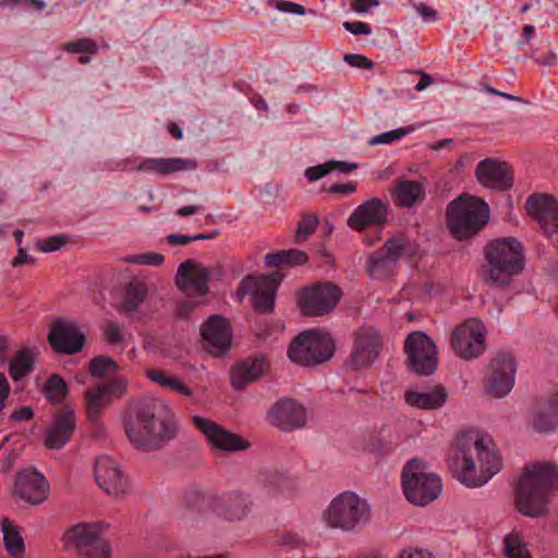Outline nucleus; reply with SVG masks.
Returning a JSON list of instances; mask_svg holds the SVG:
<instances>
[{
	"label": "nucleus",
	"instance_id": "obj_1",
	"mask_svg": "<svg viewBox=\"0 0 558 558\" xmlns=\"http://www.w3.org/2000/svg\"><path fill=\"white\" fill-rule=\"evenodd\" d=\"M454 447L458 480L465 486L480 487L502 468V460L489 437L465 432L457 437Z\"/></svg>",
	"mask_w": 558,
	"mask_h": 558
},
{
	"label": "nucleus",
	"instance_id": "obj_2",
	"mask_svg": "<svg viewBox=\"0 0 558 558\" xmlns=\"http://www.w3.org/2000/svg\"><path fill=\"white\" fill-rule=\"evenodd\" d=\"M123 425L131 445L143 452L163 448L178 433L174 421L158 418L155 404L144 401L129 405Z\"/></svg>",
	"mask_w": 558,
	"mask_h": 558
},
{
	"label": "nucleus",
	"instance_id": "obj_3",
	"mask_svg": "<svg viewBox=\"0 0 558 558\" xmlns=\"http://www.w3.org/2000/svg\"><path fill=\"white\" fill-rule=\"evenodd\" d=\"M558 488V468L548 462L535 463L523 470L514 487V506L524 517L548 514L554 489Z\"/></svg>",
	"mask_w": 558,
	"mask_h": 558
},
{
	"label": "nucleus",
	"instance_id": "obj_4",
	"mask_svg": "<svg viewBox=\"0 0 558 558\" xmlns=\"http://www.w3.org/2000/svg\"><path fill=\"white\" fill-rule=\"evenodd\" d=\"M484 254L486 265L482 276L486 283L508 287L512 277L524 268L523 246L515 238H500L487 243Z\"/></svg>",
	"mask_w": 558,
	"mask_h": 558
},
{
	"label": "nucleus",
	"instance_id": "obj_5",
	"mask_svg": "<svg viewBox=\"0 0 558 558\" xmlns=\"http://www.w3.org/2000/svg\"><path fill=\"white\" fill-rule=\"evenodd\" d=\"M489 214V207L483 199L462 194L447 207V227L453 238L466 240L487 225Z\"/></svg>",
	"mask_w": 558,
	"mask_h": 558
},
{
	"label": "nucleus",
	"instance_id": "obj_6",
	"mask_svg": "<svg viewBox=\"0 0 558 558\" xmlns=\"http://www.w3.org/2000/svg\"><path fill=\"white\" fill-rule=\"evenodd\" d=\"M63 549L75 558H111L112 548L104 537L100 522H80L68 527L62 536Z\"/></svg>",
	"mask_w": 558,
	"mask_h": 558
},
{
	"label": "nucleus",
	"instance_id": "obj_7",
	"mask_svg": "<svg viewBox=\"0 0 558 558\" xmlns=\"http://www.w3.org/2000/svg\"><path fill=\"white\" fill-rule=\"evenodd\" d=\"M371 506L351 490L336 496L323 513V520L330 529L352 532L361 529L371 520Z\"/></svg>",
	"mask_w": 558,
	"mask_h": 558
},
{
	"label": "nucleus",
	"instance_id": "obj_8",
	"mask_svg": "<svg viewBox=\"0 0 558 558\" xmlns=\"http://www.w3.org/2000/svg\"><path fill=\"white\" fill-rule=\"evenodd\" d=\"M401 483L405 498L415 506H426L441 493L440 477L428 470L420 458L409 460L401 472Z\"/></svg>",
	"mask_w": 558,
	"mask_h": 558
},
{
	"label": "nucleus",
	"instance_id": "obj_9",
	"mask_svg": "<svg viewBox=\"0 0 558 558\" xmlns=\"http://www.w3.org/2000/svg\"><path fill=\"white\" fill-rule=\"evenodd\" d=\"M333 353L335 342L331 337L317 330L301 332L288 350L290 360L304 366L322 364L330 360Z\"/></svg>",
	"mask_w": 558,
	"mask_h": 558
},
{
	"label": "nucleus",
	"instance_id": "obj_10",
	"mask_svg": "<svg viewBox=\"0 0 558 558\" xmlns=\"http://www.w3.org/2000/svg\"><path fill=\"white\" fill-rule=\"evenodd\" d=\"M517 360L509 351H498L492 357L485 374V391L494 398L507 396L514 385Z\"/></svg>",
	"mask_w": 558,
	"mask_h": 558
},
{
	"label": "nucleus",
	"instance_id": "obj_11",
	"mask_svg": "<svg viewBox=\"0 0 558 558\" xmlns=\"http://www.w3.org/2000/svg\"><path fill=\"white\" fill-rule=\"evenodd\" d=\"M451 348L460 359L466 361L481 356L487 348L484 324L471 318L458 325L451 335Z\"/></svg>",
	"mask_w": 558,
	"mask_h": 558
},
{
	"label": "nucleus",
	"instance_id": "obj_12",
	"mask_svg": "<svg viewBox=\"0 0 558 558\" xmlns=\"http://www.w3.org/2000/svg\"><path fill=\"white\" fill-rule=\"evenodd\" d=\"M409 369L418 376L433 374L438 365L434 341L423 331L411 332L404 341Z\"/></svg>",
	"mask_w": 558,
	"mask_h": 558
},
{
	"label": "nucleus",
	"instance_id": "obj_13",
	"mask_svg": "<svg viewBox=\"0 0 558 558\" xmlns=\"http://www.w3.org/2000/svg\"><path fill=\"white\" fill-rule=\"evenodd\" d=\"M342 293L331 282H318L303 290L299 305L305 316H323L338 304Z\"/></svg>",
	"mask_w": 558,
	"mask_h": 558
},
{
	"label": "nucleus",
	"instance_id": "obj_14",
	"mask_svg": "<svg viewBox=\"0 0 558 558\" xmlns=\"http://www.w3.org/2000/svg\"><path fill=\"white\" fill-rule=\"evenodd\" d=\"M128 388V381L113 378L98 385L96 389L84 391L86 416L89 422L97 424L104 410L114 400L121 398Z\"/></svg>",
	"mask_w": 558,
	"mask_h": 558
},
{
	"label": "nucleus",
	"instance_id": "obj_15",
	"mask_svg": "<svg viewBox=\"0 0 558 558\" xmlns=\"http://www.w3.org/2000/svg\"><path fill=\"white\" fill-rule=\"evenodd\" d=\"M281 280L278 271L258 277L247 276L241 281L240 288L244 293L252 294L256 311L269 313L274 310L276 292Z\"/></svg>",
	"mask_w": 558,
	"mask_h": 558
},
{
	"label": "nucleus",
	"instance_id": "obj_16",
	"mask_svg": "<svg viewBox=\"0 0 558 558\" xmlns=\"http://www.w3.org/2000/svg\"><path fill=\"white\" fill-rule=\"evenodd\" d=\"M48 341L54 352L72 355L82 351L86 337L76 322L58 318L50 327Z\"/></svg>",
	"mask_w": 558,
	"mask_h": 558
},
{
	"label": "nucleus",
	"instance_id": "obj_17",
	"mask_svg": "<svg viewBox=\"0 0 558 558\" xmlns=\"http://www.w3.org/2000/svg\"><path fill=\"white\" fill-rule=\"evenodd\" d=\"M268 422L282 432H291L306 425L305 408L296 400L290 398L279 399L267 414Z\"/></svg>",
	"mask_w": 558,
	"mask_h": 558
},
{
	"label": "nucleus",
	"instance_id": "obj_18",
	"mask_svg": "<svg viewBox=\"0 0 558 558\" xmlns=\"http://www.w3.org/2000/svg\"><path fill=\"white\" fill-rule=\"evenodd\" d=\"M211 270L201 263L187 259L180 264L175 276L179 290L187 295L203 296L208 293Z\"/></svg>",
	"mask_w": 558,
	"mask_h": 558
},
{
	"label": "nucleus",
	"instance_id": "obj_19",
	"mask_svg": "<svg viewBox=\"0 0 558 558\" xmlns=\"http://www.w3.org/2000/svg\"><path fill=\"white\" fill-rule=\"evenodd\" d=\"M193 423L205 435L211 448L220 451H242L250 447V442L235 435L221 425L205 417L193 416Z\"/></svg>",
	"mask_w": 558,
	"mask_h": 558
},
{
	"label": "nucleus",
	"instance_id": "obj_20",
	"mask_svg": "<svg viewBox=\"0 0 558 558\" xmlns=\"http://www.w3.org/2000/svg\"><path fill=\"white\" fill-rule=\"evenodd\" d=\"M389 206L378 197L369 198L359 205L349 216L347 225L350 229L361 232L366 228L383 227L388 221Z\"/></svg>",
	"mask_w": 558,
	"mask_h": 558
},
{
	"label": "nucleus",
	"instance_id": "obj_21",
	"mask_svg": "<svg viewBox=\"0 0 558 558\" xmlns=\"http://www.w3.org/2000/svg\"><path fill=\"white\" fill-rule=\"evenodd\" d=\"M76 428V414L69 404H63L53 415L47 428L45 446L49 449H61L72 438Z\"/></svg>",
	"mask_w": 558,
	"mask_h": 558
},
{
	"label": "nucleus",
	"instance_id": "obj_22",
	"mask_svg": "<svg viewBox=\"0 0 558 558\" xmlns=\"http://www.w3.org/2000/svg\"><path fill=\"white\" fill-rule=\"evenodd\" d=\"M381 349L380 338L373 327H363L355 333L354 348L350 355V365L355 368L371 366Z\"/></svg>",
	"mask_w": 558,
	"mask_h": 558
},
{
	"label": "nucleus",
	"instance_id": "obj_23",
	"mask_svg": "<svg viewBox=\"0 0 558 558\" xmlns=\"http://www.w3.org/2000/svg\"><path fill=\"white\" fill-rule=\"evenodd\" d=\"M95 480L108 495L122 496L129 489V480L120 470L118 463L108 456L95 461Z\"/></svg>",
	"mask_w": 558,
	"mask_h": 558
},
{
	"label": "nucleus",
	"instance_id": "obj_24",
	"mask_svg": "<svg viewBox=\"0 0 558 558\" xmlns=\"http://www.w3.org/2000/svg\"><path fill=\"white\" fill-rule=\"evenodd\" d=\"M204 348L213 355L219 356L231 345V327L229 322L219 316H210L201 328Z\"/></svg>",
	"mask_w": 558,
	"mask_h": 558
},
{
	"label": "nucleus",
	"instance_id": "obj_25",
	"mask_svg": "<svg viewBox=\"0 0 558 558\" xmlns=\"http://www.w3.org/2000/svg\"><path fill=\"white\" fill-rule=\"evenodd\" d=\"M526 209L545 234L558 232V203L548 194H533L526 201Z\"/></svg>",
	"mask_w": 558,
	"mask_h": 558
},
{
	"label": "nucleus",
	"instance_id": "obj_26",
	"mask_svg": "<svg viewBox=\"0 0 558 558\" xmlns=\"http://www.w3.org/2000/svg\"><path fill=\"white\" fill-rule=\"evenodd\" d=\"M14 494L32 505L45 501L49 494V483L37 471H22L16 474Z\"/></svg>",
	"mask_w": 558,
	"mask_h": 558
},
{
	"label": "nucleus",
	"instance_id": "obj_27",
	"mask_svg": "<svg viewBox=\"0 0 558 558\" xmlns=\"http://www.w3.org/2000/svg\"><path fill=\"white\" fill-rule=\"evenodd\" d=\"M478 182L489 189L505 191L512 186L513 175L506 162L486 158L475 169Z\"/></svg>",
	"mask_w": 558,
	"mask_h": 558
},
{
	"label": "nucleus",
	"instance_id": "obj_28",
	"mask_svg": "<svg viewBox=\"0 0 558 558\" xmlns=\"http://www.w3.org/2000/svg\"><path fill=\"white\" fill-rule=\"evenodd\" d=\"M196 168L197 162L190 158H147L138 165L137 171L168 175L174 172L195 170Z\"/></svg>",
	"mask_w": 558,
	"mask_h": 558
},
{
	"label": "nucleus",
	"instance_id": "obj_29",
	"mask_svg": "<svg viewBox=\"0 0 558 558\" xmlns=\"http://www.w3.org/2000/svg\"><path fill=\"white\" fill-rule=\"evenodd\" d=\"M267 362L264 357H250L231 371V383L236 390L243 389L247 384L260 378L267 371Z\"/></svg>",
	"mask_w": 558,
	"mask_h": 558
},
{
	"label": "nucleus",
	"instance_id": "obj_30",
	"mask_svg": "<svg viewBox=\"0 0 558 558\" xmlns=\"http://www.w3.org/2000/svg\"><path fill=\"white\" fill-rule=\"evenodd\" d=\"M447 390L441 385H436L429 391L408 390L404 393V401L408 405L420 410H436L447 402Z\"/></svg>",
	"mask_w": 558,
	"mask_h": 558
},
{
	"label": "nucleus",
	"instance_id": "obj_31",
	"mask_svg": "<svg viewBox=\"0 0 558 558\" xmlns=\"http://www.w3.org/2000/svg\"><path fill=\"white\" fill-rule=\"evenodd\" d=\"M251 508L252 501L250 497L239 492L225 495L219 505L220 514L229 521L244 519L251 511Z\"/></svg>",
	"mask_w": 558,
	"mask_h": 558
},
{
	"label": "nucleus",
	"instance_id": "obj_32",
	"mask_svg": "<svg viewBox=\"0 0 558 558\" xmlns=\"http://www.w3.org/2000/svg\"><path fill=\"white\" fill-rule=\"evenodd\" d=\"M146 295V284L137 279L131 280L124 289L123 298L120 304V311L128 315L133 314L145 301Z\"/></svg>",
	"mask_w": 558,
	"mask_h": 558
},
{
	"label": "nucleus",
	"instance_id": "obj_33",
	"mask_svg": "<svg viewBox=\"0 0 558 558\" xmlns=\"http://www.w3.org/2000/svg\"><path fill=\"white\" fill-rule=\"evenodd\" d=\"M395 201L400 207H411L424 198V189L421 183L412 180L400 181L393 192Z\"/></svg>",
	"mask_w": 558,
	"mask_h": 558
},
{
	"label": "nucleus",
	"instance_id": "obj_34",
	"mask_svg": "<svg viewBox=\"0 0 558 558\" xmlns=\"http://www.w3.org/2000/svg\"><path fill=\"white\" fill-rule=\"evenodd\" d=\"M307 262V255L300 250H287L276 253H269L265 256V265L268 268L283 267V266H298Z\"/></svg>",
	"mask_w": 558,
	"mask_h": 558
},
{
	"label": "nucleus",
	"instance_id": "obj_35",
	"mask_svg": "<svg viewBox=\"0 0 558 558\" xmlns=\"http://www.w3.org/2000/svg\"><path fill=\"white\" fill-rule=\"evenodd\" d=\"M45 398L51 404H62L69 395V386L59 374H51L41 389Z\"/></svg>",
	"mask_w": 558,
	"mask_h": 558
},
{
	"label": "nucleus",
	"instance_id": "obj_36",
	"mask_svg": "<svg viewBox=\"0 0 558 558\" xmlns=\"http://www.w3.org/2000/svg\"><path fill=\"white\" fill-rule=\"evenodd\" d=\"M395 268L396 263L380 250L374 252L367 260V271L373 279H385L393 272Z\"/></svg>",
	"mask_w": 558,
	"mask_h": 558
},
{
	"label": "nucleus",
	"instance_id": "obj_37",
	"mask_svg": "<svg viewBox=\"0 0 558 558\" xmlns=\"http://www.w3.org/2000/svg\"><path fill=\"white\" fill-rule=\"evenodd\" d=\"M1 529L3 533L4 546L9 555L14 558H22L25 550L24 542L15 526L8 518H4L1 521Z\"/></svg>",
	"mask_w": 558,
	"mask_h": 558
},
{
	"label": "nucleus",
	"instance_id": "obj_38",
	"mask_svg": "<svg viewBox=\"0 0 558 558\" xmlns=\"http://www.w3.org/2000/svg\"><path fill=\"white\" fill-rule=\"evenodd\" d=\"M35 352L28 348L20 350L11 361L9 372L14 380H19L33 369Z\"/></svg>",
	"mask_w": 558,
	"mask_h": 558
},
{
	"label": "nucleus",
	"instance_id": "obj_39",
	"mask_svg": "<svg viewBox=\"0 0 558 558\" xmlns=\"http://www.w3.org/2000/svg\"><path fill=\"white\" fill-rule=\"evenodd\" d=\"M379 250L396 264L404 254L414 253L410 240L402 235L388 239Z\"/></svg>",
	"mask_w": 558,
	"mask_h": 558
},
{
	"label": "nucleus",
	"instance_id": "obj_40",
	"mask_svg": "<svg viewBox=\"0 0 558 558\" xmlns=\"http://www.w3.org/2000/svg\"><path fill=\"white\" fill-rule=\"evenodd\" d=\"M119 372L117 362L106 355H98L89 362V373L93 377L105 378L116 375Z\"/></svg>",
	"mask_w": 558,
	"mask_h": 558
},
{
	"label": "nucleus",
	"instance_id": "obj_41",
	"mask_svg": "<svg viewBox=\"0 0 558 558\" xmlns=\"http://www.w3.org/2000/svg\"><path fill=\"white\" fill-rule=\"evenodd\" d=\"M505 555L507 558H532L518 532H511L505 536Z\"/></svg>",
	"mask_w": 558,
	"mask_h": 558
},
{
	"label": "nucleus",
	"instance_id": "obj_42",
	"mask_svg": "<svg viewBox=\"0 0 558 558\" xmlns=\"http://www.w3.org/2000/svg\"><path fill=\"white\" fill-rule=\"evenodd\" d=\"M533 428L539 433L554 430L558 426V418L548 411V408L539 405L534 413L532 421Z\"/></svg>",
	"mask_w": 558,
	"mask_h": 558
},
{
	"label": "nucleus",
	"instance_id": "obj_43",
	"mask_svg": "<svg viewBox=\"0 0 558 558\" xmlns=\"http://www.w3.org/2000/svg\"><path fill=\"white\" fill-rule=\"evenodd\" d=\"M414 131L413 126L399 128L392 131L384 132L369 138L368 144L372 146L390 144L392 142L401 140L403 136Z\"/></svg>",
	"mask_w": 558,
	"mask_h": 558
},
{
	"label": "nucleus",
	"instance_id": "obj_44",
	"mask_svg": "<svg viewBox=\"0 0 558 558\" xmlns=\"http://www.w3.org/2000/svg\"><path fill=\"white\" fill-rule=\"evenodd\" d=\"M102 333L109 344H118L124 340V327L116 320H107L102 326Z\"/></svg>",
	"mask_w": 558,
	"mask_h": 558
},
{
	"label": "nucleus",
	"instance_id": "obj_45",
	"mask_svg": "<svg viewBox=\"0 0 558 558\" xmlns=\"http://www.w3.org/2000/svg\"><path fill=\"white\" fill-rule=\"evenodd\" d=\"M318 218L315 214L305 215L298 225L296 239L298 241H305L313 234L317 228Z\"/></svg>",
	"mask_w": 558,
	"mask_h": 558
},
{
	"label": "nucleus",
	"instance_id": "obj_46",
	"mask_svg": "<svg viewBox=\"0 0 558 558\" xmlns=\"http://www.w3.org/2000/svg\"><path fill=\"white\" fill-rule=\"evenodd\" d=\"M147 376L154 383L158 384L159 386H161L163 388L172 390V391H175L177 386L180 381L178 378H175L173 376H169L165 372L157 369V368L148 369Z\"/></svg>",
	"mask_w": 558,
	"mask_h": 558
},
{
	"label": "nucleus",
	"instance_id": "obj_47",
	"mask_svg": "<svg viewBox=\"0 0 558 558\" xmlns=\"http://www.w3.org/2000/svg\"><path fill=\"white\" fill-rule=\"evenodd\" d=\"M147 376L154 383L158 384L159 386H161L163 388L172 390V391H175L177 386L180 381L178 378H175L173 376H169L165 372L157 369V368L148 369Z\"/></svg>",
	"mask_w": 558,
	"mask_h": 558
},
{
	"label": "nucleus",
	"instance_id": "obj_48",
	"mask_svg": "<svg viewBox=\"0 0 558 558\" xmlns=\"http://www.w3.org/2000/svg\"><path fill=\"white\" fill-rule=\"evenodd\" d=\"M64 49L73 53H89L95 54L98 51L97 44L88 38L70 41L65 45Z\"/></svg>",
	"mask_w": 558,
	"mask_h": 558
},
{
	"label": "nucleus",
	"instance_id": "obj_49",
	"mask_svg": "<svg viewBox=\"0 0 558 558\" xmlns=\"http://www.w3.org/2000/svg\"><path fill=\"white\" fill-rule=\"evenodd\" d=\"M68 238L62 234L51 235L37 242V248L41 252L49 253L60 250L66 244Z\"/></svg>",
	"mask_w": 558,
	"mask_h": 558
},
{
	"label": "nucleus",
	"instance_id": "obj_50",
	"mask_svg": "<svg viewBox=\"0 0 558 558\" xmlns=\"http://www.w3.org/2000/svg\"><path fill=\"white\" fill-rule=\"evenodd\" d=\"M260 481L271 492L279 490L286 484V477L277 471H267L262 474Z\"/></svg>",
	"mask_w": 558,
	"mask_h": 558
},
{
	"label": "nucleus",
	"instance_id": "obj_51",
	"mask_svg": "<svg viewBox=\"0 0 558 558\" xmlns=\"http://www.w3.org/2000/svg\"><path fill=\"white\" fill-rule=\"evenodd\" d=\"M129 260L138 265L160 266L163 263L165 257L161 254L149 252L134 255Z\"/></svg>",
	"mask_w": 558,
	"mask_h": 558
},
{
	"label": "nucleus",
	"instance_id": "obj_52",
	"mask_svg": "<svg viewBox=\"0 0 558 558\" xmlns=\"http://www.w3.org/2000/svg\"><path fill=\"white\" fill-rule=\"evenodd\" d=\"M277 544L286 549H295L304 546L305 542L298 534L287 532L278 537Z\"/></svg>",
	"mask_w": 558,
	"mask_h": 558
},
{
	"label": "nucleus",
	"instance_id": "obj_53",
	"mask_svg": "<svg viewBox=\"0 0 558 558\" xmlns=\"http://www.w3.org/2000/svg\"><path fill=\"white\" fill-rule=\"evenodd\" d=\"M343 60L352 68L373 69L375 65L372 60L359 53H347L344 54Z\"/></svg>",
	"mask_w": 558,
	"mask_h": 558
},
{
	"label": "nucleus",
	"instance_id": "obj_54",
	"mask_svg": "<svg viewBox=\"0 0 558 558\" xmlns=\"http://www.w3.org/2000/svg\"><path fill=\"white\" fill-rule=\"evenodd\" d=\"M328 173H330V167L328 165V161L322 165L310 167L305 170V177L311 182L317 181L327 175Z\"/></svg>",
	"mask_w": 558,
	"mask_h": 558
},
{
	"label": "nucleus",
	"instance_id": "obj_55",
	"mask_svg": "<svg viewBox=\"0 0 558 558\" xmlns=\"http://www.w3.org/2000/svg\"><path fill=\"white\" fill-rule=\"evenodd\" d=\"M343 27L354 35H369L372 33L371 26L364 22H344Z\"/></svg>",
	"mask_w": 558,
	"mask_h": 558
},
{
	"label": "nucleus",
	"instance_id": "obj_56",
	"mask_svg": "<svg viewBox=\"0 0 558 558\" xmlns=\"http://www.w3.org/2000/svg\"><path fill=\"white\" fill-rule=\"evenodd\" d=\"M357 189V183L349 181L347 183H335L329 187V192L332 194L350 195Z\"/></svg>",
	"mask_w": 558,
	"mask_h": 558
},
{
	"label": "nucleus",
	"instance_id": "obj_57",
	"mask_svg": "<svg viewBox=\"0 0 558 558\" xmlns=\"http://www.w3.org/2000/svg\"><path fill=\"white\" fill-rule=\"evenodd\" d=\"M397 558H434L433 555L425 549L422 548H404L401 550Z\"/></svg>",
	"mask_w": 558,
	"mask_h": 558
},
{
	"label": "nucleus",
	"instance_id": "obj_58",
	"mask_svg": "<svg viewBox=\"0 0 558 558\" xmlns=\"http://www.w3.org/2000/svg\"><path fill=\"white\" fill-rule=\"evenodd\" d=\"M36 263V258L32 255H28L26 250L20 246L17 248V255L12 259L11 264L13 267H19L22 265H34Z\"/></svg>",
	"mask_w": 558,
	"mask_h": 558
},
{
	"label": "nucleus",
	"instance_id": "obj_59",
	"mask_svg": "<svg viewBox=\"0 0 558 558\" xmlns=\"http://www.w3.org/2000/svg\"><path fill=\"white\" fill-rule=\"evenodd\" d=\"M277 9L281 12L292 13L298 15H303L305 13V8L301 4L291 2V1H279L277 4Z\"/></svg>",
	"mask_w": 558,
	"mask_h": 558
},
{
	"label": "nucleus",
	"instance_id": "obj_60",
	"mask_svg": "<svg viewBox=\"0 0 558 558\" xmlns=\"http://www.w3.org/2000/svg\"><path fill=\"white\" fill-rule=\"evenodd\" d=\"M378 4V0H351V9L356 13H366L371 8Z\"/></svg>",
	"mask_w": 558,
	"mask_h": 558
},
{
	"label": "nucleus",
	"instance_id": "obj_61",
	"mask_svg": "<svg viewBox=\"0 0 558 558\" xmlns=\"http://www.w3.org/2000/svg\"><path fill=\"white\" fill-rule=\"evenodd\" d=\"M328 165L330 167V172L339 171L342 173H350L357 168L356 163L348 161L330 160L328 161Z\"/></svg>",
	"mask_w": 558,
	"mask_h": 558
},
{
	"label": "nucleus",
	"instance_id": "obj_62",
	"mask_svg": "<svg viewBox=\"0 0 558 558\" xmlns=\"http://www.w3.org/2000/svg\"><path fill=\"white\" fill-rule=\"evenodd\" d=\"M34 416V411L31 407H21L20 409L15 410L11 418L16 422H23V421H29Z\"/></svg>",
	"mask_w": 558,
	"mask_h": 558
},
{
	"label": "nucleus",
	"instance_id": "obj_63",
	"mask_svg": "<svg viewBox=\"0 0 558 558\" xmlns=\"http://www.w3.org/2000/svg\"><path fill=\"white\" fill-rule=\"evenodd\" d=\"M196 306H198V303L195 301H184L178 305L175 314L180 318H185L195 310Z\"/></svg>",
	"mask_w": 558,
	"mask_h": 558
},
{
	"label": "nucleus",
	"instance_id": "obj_64",
	"mask_svg": "<svg viewBox=\"0 0 558 558\" xmlns=\"http://www.w3.org/2000/svg\"><path fill=\"white\" fill-rule=\"evenodd\" d=\"M416 11L425 22H434L436 20V11L424 3L417 5Z\"/></svg>",
	"mask_w": 558,
	"mask_h": 558
}]
</instances>
